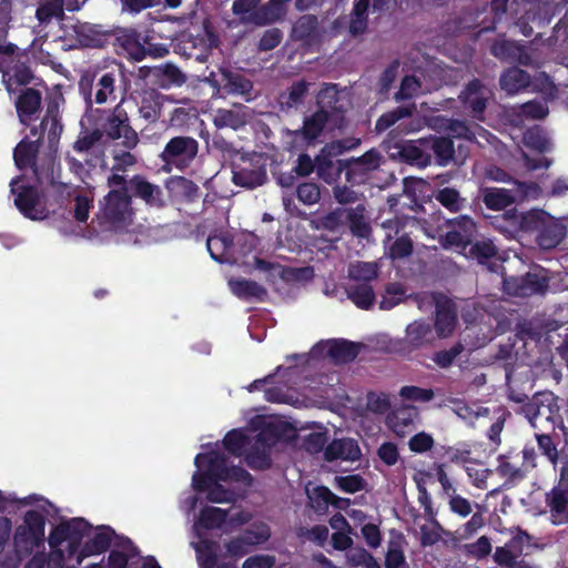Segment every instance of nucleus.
I'll return each mask as SVG.
<instances>
[{
	"label": "nucleus",
	"mask_w": 568,
	"mask_h": 568,
	"mask_svg": "<svg viewBox=\"0 0 568 568\" xmlns=\"http://www.w3.org/2000/svg\"><path fill=\"white\" fill-rule=\"evenodd\" d=\"M361 456L362 450L357 440L349 437L333 439L324 449V459L328 463L338 459L356 462Z\"/></svg>",
	"instance_id": "obj_23"
},
{
	"label": "nucleus",
	"mask_w": 568,
	"mask_h": 568,
	"mask_svg": "<svg viewBox=\"0 0 568 568\" xmlns=\"http://www.w3.org/2000/svg\"><path fill=\"white\" fill-rule=\"evenodd\" d=\"M497 474L505 478L504 487L510 488L517 485L525 478V471L517 465L509 460L505 455L498 458Z\"/></svg>",
	"instance_id": "obj_47"
},
{
	"label": "nucleus",
	"mask_w": 568,
	"mask_h": 568,
	"mask_svg": "<svg viewBox=\"0 0 568 568\" xmlns=\"http://www.w3.org/2000/svg\"><path fill=\"white\" fill-rule=\"evenodd\" d=\"M234 239L229 231L215 230L206 240L211 257L219 263L230 262L233 257Z\"/></svg>",
	"instance_id": "obj_27"
},
{
	"label": "nucleus",
	"mask_w": 568,
	"mask_h": 568,
	"mask_svg": "<svg viewBox=\"0 0 568 568\" xmlns=\"http://www.w3.org/2000/svg\"><path fill=\"white\" fill-rule=\"evenodd\" d=\"M548 112L549 110L545 103L537 100H531L518 106L516 116L541 120L548 115Z\"/></svg>",
	"instance_id": "obj_60"
},
{
	"label": "nucleus",
	"mask_w": 568,
	"mask_h": 568,
	"mask_svg": "<svg viewBox=\"0 0 568 568\" xmlns=\"http://www.w3.org/2000/svg\"><path fill=\"white\" fill-rule=\"evenodd\" d=\"M347 297L361 310H371L375 302L376 295L369 283H353L346 287Z\"/></svg>",
	"instance_id": "obj_39"
},
{
	"label": "nucleus",
	"mask_w": 568,
	"mask_h": 568,
	"mask_svg": "<svg viewBox=\"0 0 568 568\" xmlns=\"http://www.w3.org/2000/svg\"><path fill=\"white\" fill-rule=\"evenodd\" d=\"M490 53L505 63L523 67H531L534 64L532 57L527 47L515 40L504 39L495 41L490 48Z\"/></svg>",
	"instance_id": "obj_14"
},
{
	"label": "nucleus",
	"mask_w": 568,
	"mask_h": 568,
	"mask_svg": "<svg viewBox=\"0 0 568 568\" xmlns=\"http://www.w3.org/2000/svg\"><path fill=\"white\" fill-rule=\"evenodd\" d=\"M447 231L440 235L444 247L466 250L477 235V225L468 215H459L446 221Z\"/></svg>",
	"instance_id": "obj_11"
},
{
	"label": "nucleus",
	"mask_w": 568,
	"mask_h": 568,
	"mask_svg": "<svg viewBox=\"0 0 568 568\" xmlns=\"http://www.w3.org/2000/svg\"><path fill=\"white\" fill-rule=\"evenodd\" d=\"M271 444L267 443L265 434L258 433L255 437V443L251 449L245 454V463L253 470H266L272 466V458L266 450Z\"/></svg>",
	"instance_id": "obj_31"
},
{
	"label": "nucleus",
	"mask_w": 568,
	"mask_h": 568,
	"mask_svg": "<svg viewBox=\"0 0 568 568\" xmlns=\"http://www.w3.org/2000/svg\"><path fill=\"white\" fill-rule=\"evenodd\" d=\"M310 83L305 80L293 82L286 92L281 93L280 104L282 110L296 109L304 103L308 94Z\"/></svg>",
	"instance_id": "obj_40"
},
{
	"label": "nucleus",
	"mask_w": 568,
	"mask_h": 568,
	"mask_svg": "<svg viewBox=\"0 0 568 568\" xmlns=\"http://www.w3.org/2000/svg\"><path fill=\"white\" fill-rule=\"evenodd\" d=\"M547 396L546 394H537L523 406V412L530 423L538 417H545L546 419L550 417L551 408L544 403V398Z\"/></svg>",
	"instance_id": "obj_55"
},
{
	"label": "nucleus",
	"mask_w": 568,
	"mask_h": 568,
	"mask_svg": "<svg viewBox=\"0 0 568 568\" xmlns=\"http://www.w3.org/2000/svg\"><path fill=\"white\" fill-rule=\"evenodd\" d=\"M306 495L310 506L318 515H324L328 510L332 498L334 497L332 490L324 485H317L312 489L306 488Z\"/></svg>",
	"instance_id": "obj_48"
},
{
	"label": "nucleus",
	"mask_w": 568,
	"mask_h": 568,
	"mask_svg": "<svg viewBox=\"0 0 568 568\" xmlns=\"http://www.w3.org/2000/svg\"><path fill=\"white\" fill-rule=\"evenodd\" d=\"M270 537L268 532H253L245 531V534L231 539L225 544L226 552L231 557L240 558L251 551V547L267 540Z\"/></svg>",
	"instance_id": "obj_37"
},
{
	"label": "nucleus",
	"mask_w": 568,
	"mask_h": 568,
	"mask_svg": "<svg viewBox=\"0 0 568 568\" xmlns=\"http://www.w3.org/2000/svg\"><path fill=\"white\" fill-rule=\"evenodd\" d=\"M459 101L473 118L483 120L487 108L486 88L479 79L470 80L459 93Z\"/></svg>",
	"instance_id": "obj_17"
},
{
	"label": "nucleus",
	"mask_w": 568,
	"mask_h": 568,
	"mask_svg": "<svg viewBox=\"0 0 568 568\" xmlns=\"http://www.w3.org/2000/svg\"><path fill=\"white\" fill-rule=\"evenodd\" d=\"M469 255L479 263H485L497 254V248L490 240L476 241L469 245Z\"/></svg>",
	"instance_id": "obj_63"
},
{
	"label": "nucleus",
	"mask_w": 568,
	"mask_h": 568,
	"mask_svg": "<svg viewBox=\"0 0 568 568\" xmlns=\"http://www.w3.org/2000/svg\"><path fill=\"white\" fill-rule=\"evenodd\" d=\"M232 173V181L235 185L250 190L263 185L267 180V171L264 164L248 163L245 166L234 169Z\"/></svg>",
	"instance_id": "obj_28"
},
{
	"label": "nucleus",
	"mask_w": 568,
	"mask_h": 568,
	"mask_svg": "<svg viewBox=\"0 0 568 568\" xmlns=\"http://www.w3.org/2000/svg\"><path fill=\"white\" fill-rule=\"evenodd\" d=\"M13 0H0V55H13L18 47L8 41L12 21Z\"/></svg>",
	"instance_id": "obj_36"
},
{
	"label": "nucleus",
	"mask_w": 568,
	"mask_h": 568,
	"mask_svg": "<svg viewBox=\"0 0 568 568\" xmlns=\"http://www.w3.org/2000/svg\"><path fill=\"white\" fill-rule=\"evenodd\" d=\"M295 195L300 202L310 206L321 200V190L314 182H303L297 185Z\"/></svg>",
	"instance_id": "obj_61"
},
{
	"label": "nucleus",
	"mask_w": 568,
	"mask_h": 568,
	"mask_svg": "<svg viewBox=\"0 0 568 568\" xmlns=\"http://www.w3.org/2000/svg\"><path fill=\"white\" fill-rule=\"evenodd\" d=\"M465 346L462 342L455 343L448 349H440L433 354L432 359L439 368H449L455 359L464 352Z\"/></svg>",
	"instance_id": "obj_59"
},
{
	"label": "nucleus",
	"mask_w": 568,
	"mask_h": 568,
	"mask_svg": "<svg viewBox=\"0 0 568 568\" xmlns=\"http://www.w3.org/2000/svg\"><path fill=\"white\" fill-rule=\"evenodd\" d=\"M206 462V471L217 481H227V457L217 452L211 450L205 454H197L194 458V464L200 468Z\"/></svg>",
	"instance_id": "obj_34"
},
{
	"label": "nucleus",
	"mask_w": 568,
	"mask_h": 568,
	"mask_svg": "<svg viewBox=\"0 0 568 568\" xmlns=\"http://www.w3.org/2000/svg\"><path fill=\"white\" fill-rule=\"evenodd\" d=\"M99 129L109 141L121 140V145L126 150H133L139 144V134L131 125L124 99H121L113 109L103 111Z\"/></svg>",
	"instance_id": "obj_4"
},
{
	"label": "nucleus",
	"mask_w": 568,
	"mask_h": 568,
	"mask_svg": "<svg viewBox=\"0 0 568 568\" xmlns=\"http://www.w3.org/2000/svg\"><path fill=\"white\" fill-rule=\"evenodd\" d=\"M62 31V37L71 49H102L109 45L113 38L111 29L79 20L63 24Z\"/></svg>",
	"instance_id": "obj_5"
},
{
	"label": "nucleus",
	"mask_w": 568,
	"mask_h": 568,
	"mask_svg": "<svg viewBox=\"0 0 568 568\" xmlns=\"http://www.w3.org/2000/svg\"><path fill=\"white\" fill-rule=\"evenodd\" d=\"M346 222L354 236L365 239L371 232V225L365 217L366 209L363 204H358L356 207L346 209Z\"/></svg>",
	"instance_id": "obj_43"
},
{
	"label": "nucleus",
	"mask_w": 568,
	"mask_h": 568,
	"mask_svg": "<svg viewBox=\"0 0 568 568\" xmlns=\"http://www.w3.org/2000/svg\"><path fill=\"white\" fill-rule=\"evenodd\" d=\"M547 214L544 210L518 212L511 209L505 211L503 216L513 230L536 236Z\"/></svg>",
	"instance_id": "obj_19"
},
{
	"label": "nucleus",
	"mask_w": 568,
	"mask_h": 568,
	"mask_svg": "<svg viewBox=\"0 0 568 568\" xmlns=\"http://www.w3.org/2000/svg\"><path fill=\"white\" fill-rule=\"evenodd\" d=\"M63 2L60 0H44L36 10V18L40 24H49L53 20H61L64 17L62 11Z\"/></svg>",
	"instance_id": "obj_51"
},
{
	"label": "nucleus",
	"mask_w": 568,
	"mask_h": 568,
	"mask_svg": "<svg viewBox=\"0 0 568 568\" xmlns=\"http://www.w3.org/2000/svg\"><path fill=\"white\" fill-rule=\"evenodd\" d=\"M317 110H326V114H328V119L331 120L333 116L344 118L346 112V108L341 102L339 91L337 89V84L327 83L317 94Z\"/></svg>",
	"instance_id": "obj_32"
},
{
	"label": "nucleus",
	"mask_w": 568,
	"mask_h": 568,
	"mask_svg": "<svg viewBox=\"0 0 568 568\" xmlns=\"http://www.w3.org/2000/svg\"><path fill=\"white\" fill-rule=\"evenodd\" d=\"M111 43L119 55L140 62L146 57V47L141 42V33L133 28L115 29Z\"/></svg>",
	"instance_id": "obj_12"
},
{
	"label": "nucleus",
	"mask_w": 568,
	"mask_h": 568,
	"mask_svg": "<svg viewBox=\"0 0 568 568\" xmlns=\"http://www.w3.org/2000/svg\"><path fill=\"white\" fill-rule=\"evenodd\" d=\"M115 531L110 526L98 527L97 532L84 542L81 544L77 556V564L80 565L87 557L101 555L105 552L110 546Z\"/></svg>",
	"instance_id": "obj_24"
},
{
	"label": "nucleus",
	"mask_w": 568,
	"mask_h": 568,
	"mask_svg": "<svg viewBox=\"0 0 568 568\" xmlns=\"http://www.w3.org/2000/svg\"><path fill=\"white\" fill-rule=\"evenodd\" d=\"M200 568H215L217 565V544L210 539L200 540L194 545Z\"/></svg>",
	"instance_id": "obj_49"
},
{
	"label": "nucleus",
	"mask_w": 568,
	"mask_h": 568,
	"mask_svg": "<svg viewBox=\"0 0 568 568\" xmlns=\"http://www.w3.org/2000/svg\"><path fill=\"white\" fill-rule=\"evenodd\" d=\"M337 158V155L325 151V145L316 155V174L327 184L335 183L341 178V174L345 173V159L341 160Z\"/></svg>",
	"instance_id": "obj_25"
},
{
	"label": "nucleus",
	"mask_w": 568,
	"mask_h": 568,
	"mask_svg": "<svg viewBox=\"0 0 568 568\" xmlns=\"http://www.w3.org/2000/svg\"><path fill=\"white\" fill-rule=\"evenodd\" d=\"M129 193L131 197L142 200L146 205L151 207L164 206L163 191L162 189L149 182L145 176L135 174L129 180Z\"/></svg>",
	"instance_id": "obj_21"
},
{
	"label": "nucleus",
	"mask_w": 568,
	"mask_h": 568,
	"mask_svg": "<svg viewBox=\"0 0 568 568\" xmlns=\"http://www.w3.org/2000/svg\"><path fill=\"white\" fill-rule=\"evenodd\" d=\"M405 537L402 532L392 531L385 555V568H400L406 565L403 545Z\"/></svg>",
	"instance_id": "obj_42"
},
{
	"label": "nucleus",
	"mask_w": 568,
	"mask_h": 568,
	"mask_svg": "<svg viewBox=\"0 0 568 568\" xmlns=\"http://www.w3.org/2000/svg\"><path fill=\"white\" fill-rule=\"evenodd\" d=\"M91 529L92 525L81 517L62 520L50 531L48 541L51 548H58L68 541V556L72 558L78 554L83 537L88 536Z\"/></svg>",
	"instance_id": "obj_7"
},
{
	"label": "nucleus",
	"mask_w": 568,
	"mask_h": 568,
	"mask_svg": "<svg viewBox=\"0 0 568 568\" xmlns=\"http://www.w3.org/2000/svg\"><path fill=\"white\" fill-rule=\"evenodd\" d=\"M405 337L399 343V352L409 356L413 352L430 345L434 341L433 327L426 321H414L407 325Z\"/></svg>",
	"instance_id": "obj_15"
},
{
	"label": "nucleus",
	"mask_w": 568,
	"mask_h": 568,
	"mask_svg": "<svg viewBox=\"0 0 568 568\" xmlns=\"http://www.w3.org/2000/svg\"><path fill=\"white\" fill-rule=\"evenodd\" d=\"M100 203L95 220L101 231H122L132 223V200L124 189L110 190Z\"/></svg>",
	"instance_id": "obj_2"
},
{
	"label": "nucleus",
	"mask_w": 568,
	"mask_h": 568,
	"mask_svg": "<svg viewBox=\"0 0 568 568\" xmlns=\"http://www.w3.org/2000/svg\"><path fill=\"white\" fill-rule=\"evenodd\" d=\"M103 138L102 131L99 128L91 131L81 132L74 141L72 148L78 153L90 151Z\"/></svg>",
	"instance_id": "obj_62"
},
{
	"label": "nucleus",
	"mask_w": 568,
	"mask_h": 568,
	"mask_svg": "<svg viewBox=\"0 0 568 568\" xmlns=\"http://www.w3.org/2000/svg\"><path fill=\"white\" fill-rule=\"evenodd\" d=\"M371 0H357L351 12L348 32L353 37L362 36L368 27V9Z\"/></svg>",
	"instance_id": "obj_41"
},
{
	"label": "nucleus",
	"mask_w": 568,
	"mask_h": 568,
	"mask_svg": "<svg viewBox=\"0 0 568 568\" xmlns=\"http://www.w3.org/2000/svg\"><path fill=\"white\" fill-rule=\"evenodd\" d=\"M565 468L560 471V481L558 487H554L546 494V505L549 507L552 523L555 525L568 523V481Z\"/></svg>",
	"instance_id": "obj_16"
},
{
	"label": "nucleus",
	"mask_w": 568,
	"mask_h": 568,
	"mask_svg": "<svg viewBox=\"0 0 568 568\" xmlns=\"http://www.w3.org/2000/svg\"><path fill=\"white\" fill-rule=\"evenodd\" d=\"M530 83V74L515 65L506 69L499 79L501 90L506 91L507 94L510 95L526 90Z\"/></svg>",
	"instance_id": "obj_38"
},
{
	"label": "nucleus",
	"mask_w": 568,
	"mask_h": 568,
	"mask_svg": "<svg viewBox=\"0 0 568 568\" xmlns=\"http://www.w3.org/2000/svg\"><path fill=\"white\" fill-rule=\"evenodd\" d=\"M326 355L335 364H348L359 354L361 345L347 339H329L326 343Z\"/></svg>",
	"instance_id": "obj_33"
},
{
	"label": "nucleus",
	"mask_w": 568,
	"mask_h": 568,
	"mask_svg": "<svg viewBox=\"0 0 568 568\" xmlns=\"http://www.w3.org/2000/svg\"><path fill=\"white\" fill-rule=\"evenodd\" d=\"M45 517L39 510H28L23 524L16 528L13 542L17 548L30 551L44 540Z\"/></svg>",
	"instance_id": "obj_9"
},
{
	"label": "nucleus",
	"mask_w": 568,
	"mask_h": 568,
	"mask_svg": "<svg viewBox=\"0 0 568 568\" xmlns=\"http://www.w3.org/2000/svg\"><path fill=\"white\" fill-rule=\"evenodd\" d=\"M457 324L455 305L449 300L437 301L434 327L439 337L449 336Z\"/></svg>",
	"instance_id": "obj_30"
},
{
	"label": "nucleus",
	"mask_w": 568,
	"mask_h": 568,
	"mask_svg": "<svg viewBox=\"0 0 568 568\" xmlns=\"http://www.w3.org/2000/svg\"><path fill=\"white\" fill-rule=\"evenodd\" d=\"M566 233V226L550 214H547L535 241L542 250H551L560 244Z\"/></svg>",
	"instance_id": "obj_26"
},
{
	"label": "nucleus",
	"mask_w": 568,
	"mask_h": 568,
	"mask_svg": "<svg viewBox=\"0 0 568 568\" xmlns=\"http://www.w3.org/2000/svg\"><path fill=\"white\" fill-rule=\"evenodd\" d=\"M10 191L18 211L27 219L42 221L49 216V210L37 186L31 185L23 174L13 178Z\"/></svg>",
	"instance_id": "obj_6"
},
{
	"label": "nucleus",
	"mask_w": 568,
	"mask_h": 568,
	"mask_svg": "<svg viewBox=\"0 0 568 568\" xmlns=\"http://www.w3.org/2000/svg\"><path fill=\"white\" fill-rule=\"evenodd\" d=\"M549 286V278L537 272H528L520 278L519 291L521 295L545 293Z\"/></svg>",
	"instance_id": "obj_50"
},
{
	"label": "nucleus",
	"mask_w": 568,
	"mask_h": 568,
	"mask_svg": "<svg viewBox=\"0 0 568 568\" xmlns=\"http://www.w3.org/2000/svg\"><path fill=\"white\" fill-rule=\"evenodd\" d=\"M348 276L354 283L371 284L378 276V266L374 262H356L348 266Z\"/></svg>",
	"instance_id": "obj_52"
},
{
	"label": "nucleus",
	"mask_w": 568,
	"mask_h": 568,
	"mask_svg": "<svg viewBox=\"0 0 568 568\" xmlns=\"http://www.w3.org/2000/svg\"><path fill=\"white\" fill-rule=\"evenodd\" d=\"M418 143L425 149L433 151L436 162L440 166L450 163L455 154L454 141L449 136H429L427 139H419Z\"/></svg>",
	"instance_id": "obj_35"
},
{
	"label": "nucleus",
	"mask_w": 568,
	"mask_h": 568,
	"mask_svg": "<svg viewBox=\"0 0 568 568\" xmlns=\"http://www.w3.org/2000/svg\"><path fill=\"white\" fill-rule=\"evenodd\" d=\"M328 121L326 110H316L311 115L304 118L302 128L291 131L290 134L295 143L301 142L305 145H313L322 135Z\"/></svg>",
	"instance_id": "obj_18"
},
{
	"label": "nucleus",
	"mask_w": 568,
	"mask_h": 568,
	"mask_svg": "<svg viewBox=\"0 0 568 568\" xmlns=\"http://www.w3.org/2000/svg\"><path fill=\"white\" fill-rule=\"evenodd\" d=\"M524 142L529 149L545 152L548 150L549 141L539 126L528 129L524 133Z\"/></svg>",
	"instance_id": "obj_64"
},
{
	"label": "nucleus",
	"mask_w": 568,
	"mask_h": 568,
	"mask_svg": "<svg viewBox=\"0 0 568 568\" xmlns=\"http://www.w3.org/2000/svg\"><path fill=\"white\" fill-rule=\"evenodd\" d=\"M436 200L450 212H459L465 207L466 199L462 197L454 187L440 189L436 194Z\"/></svg>",
	"instance_id": "obj_57"
},
{
	"label": "nucleus",
	"mask_w": 568,
	"mask_h": 568,
	"mask_svg": "<svg viewBox=\"0 0 568 568\" xmlns=\"http://www.w3.org/2000/svg\"><path fill=\"white\" fill-rule=\"evenodd\" d=\"M124 78L123 65L116 64L110 69L98 70L91 78L82 77L79 91L87 106L105 104L116 99V83Z\"/></svg>",
	"instance_id": "obj_3"
},
{
	"label": "nucleus",
	"mask_w": 568,
	"mask_h": 568,
	"mask_svg": "<svg viewBox=\"0 0 568 568\" xmlns=\"http://www.w3.org/2000/svg\"><path fill=\"white\" fill-rule=\"evenodd\" d=\"M318 21L316 16L305 14L298 18L293 27V32L298 40H312L316 36Z\"/></svg>",
	"instance_id": "obj_56"
},
{
	"label": "nucleus",
	"mask_w": 568,
	"mask_h": 568,
	"mask_svg": "<svg viewBox=\"0 0 568 568\" xmlns=\"http://www.w3.org/2000/svg\"><path fill=\"white\" fill-rule=\"evenodd\" d=\"M199 153V141L189 135H176L171 138L160 158L166 164L178 169H185L191 165Z\"/></svg>",
	"instance_id": "obj_10"
},
{
	"label": "nucleus",
	"mask_w": 568,
	"mask_h": 568,
	"mask_svg": "<svg viewBox=\"0 0 568 568\" xmlns=\"http://www.w3.org/2000/svg\"><path fill=\"white\" fill-rule=\"evenodd\" d=\"M42 95L34 88H27L20 92L16 100V110L19 121L26 128H31L41 110Z\"/></svg>",
	"instance_id": "obj_20"
},
{
	"label": "nucleus",
	"mask_w": 568,
	"mask_h": 568,
	"mask_svg": "<svg viewBox=\"0 0 568 568\" xmlns=\"http://www.w3.org/2000/svg\"><path fill=\"white\" fill-rule=\"evenodd\" d=\"M221 85L225 93L232 95L247 97L246 101L251 100L253 90V82L244 74L237 71H232L226 68L220 70Z\"/></svg>",
	"instance_id": "obj_29"
},
{
	"label": "nucleus",
	"mask_w": 568,
	"mask_h": 568,
	"mask_svg": "<svg viewBox=\"0 0 568 568\" xmlns=\"http://www.w3.org/2000/svg\"><path fill=\"white\" fill-rule=\"evenodd\" d=\"M227 510L206 506L200 511L199 523L205 529L220 528L227 519Z\"/></svg>",
	"instance_id": "obj_54"
},
{
	"label": "nucleus",
	"mask_w": 568,
	"mask_h": 568,
	"mask_svg": "<svg viewBox=\"0 0 568 568\" xmlns=\"http://www.w3.org/2000/svg\"><path fill=\"white\" fill-rule=\"evenodd\" d=\"M290 1L291 0H270L253 13L252 20L257 26L271 24L283 16L284 6Z\"/></svg>",
	"instance_id": "obj_44"
},
{
	"label": "nucleus",
	"mask_w": 568,
	"mask_h": 568,
	"mask_svg": "<svg viewBox=\"0 0 568 568\" xmlns=\"http://www.w3.org/2000/svg\"><path fill=\"white\" fill-rule=\"evenodd\" d=\"M248 444V437L240 429H232L223 438L225 449L235 457L244 454V448Z\"/></svg>",
	"instance_id": "obj_58"
},
{
	"label": "nucleus",
	"mask_w": 568,
	"mask_h": 568,
	"mask_svg": "<svg viewBox=\"0 0 568 568\" xmlns=\"http://www.w3.org/2000/svg\"><path fill=\"white\" fill-rule=\"evenodd\" d=\"M416 111L415 104L400 105L383 113L375 123V131L382 133L404 118H410Z\"/></svg>",
	"instance_id": "obj_45"
},
{
	"label": "nucleus",
	"mask_w": 568,
	"mask_h": 568,
	"mask_svg": "<svg viewBox=\"0 0 568 568\" xmlns=\"http://www.w3.org/2000/svg\"><path fill=\"white\" fill-rule=\"evenodd\" d=\"M483 202L487 209L500 211L514 203V196L509 190L487 187L484 190Z\"/></svg>",
	"instance_id": "obj_46"
},
{
	"label": "nucleus",
	"mask_w": 568,
	"mask_h": 568,
	"mask_svg": "<svg viewBox=\"0 0 568 568\" xmlns=\"http://www.w3.org/2000/svg\"><path fill=\"white\" fill-rule=\"evenodd\" d=\"M384 162L382 153L372 148L361 156L345 159V180L352 186L366 184Z\"/></svg>",
	"instance_id": "obj_8"
},
{
	"label": "nucleus",
	"mask_w": 568,
	"mask_h": 568,
	"mask_svg": "<svg viewBox=\"0 0 568 568\" xmlns=\"http://www.w3.org/2000/svg\"><path fill=\"white\" fill-rule=\"evenodd\" d=\"M252 119V110L243 104H233L231 109H217L213 123L217 129L240 130Z\"/></svg>",
	"instance_id": "obj_22"
},
{
	"label": "nucleus",
	"mask_w": 568,
	"mask_h": 568,
	"mask_svg": "<svg viewBox=\"0 0 568 568\" xmlns=\"http://www.w3.org/2000/svg\"><path fill=\"white\" fill-rule=\"evenodd\" d=\"M199 119L197 110L194 106H178L170 116L169 126L176 130H183Z\"/></svg>",
	"instance_id": "obj_53"
},
{
	"label": "nucleus",
	"mask_w": 568,
	"mask_h": 568,
	"mask_svg": "<svg viewBox=\"0 0 568 568\" xmlns=\"http://www.w3.org/2000/svg\"><path fill=\"white\" fill-rule=\"evenodd\" d=\"M386 151L390 159L409 165L425 168L430 163V154L425 152V148L422 144L418 145L415 141H398L394 144L387 142Z\"/></svg>",
	"instance_id": "obj_13"
},
{
	"label": "nucleus",
	"mask_w": 568,
	"mask_h": 568,
	"mask_svg": "<svg viewBox=\"0 0 568 568\" xmlns=\"http://www.w3.org/2000/svg\"><path fill=\"white\" fill-rule=\"evenodd\" d=\"M63 97L54 95L47 100L45 112L38 125L30 128L13 149V161L20 171L30 170L39 184L52 181L54 169H59L58 149L63 132L60 112Z\"/></svg>",
	"instance_id": "obj_1"
}]
</instances>
